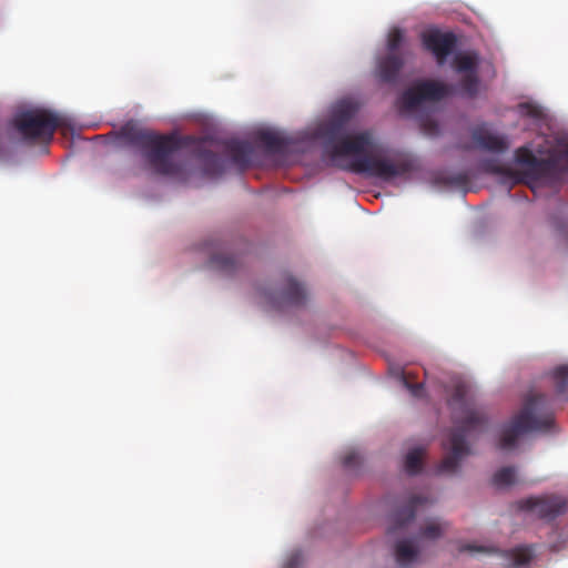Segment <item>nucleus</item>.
<instances>
[{
    "label": "nucleus",
    "instance_id": "nucleus-27",
    "mask_svg": "<svg viewBox=\"0 0 568 568\" xmlns=\"http://www.w3.org/2000/svg\"><path fill=\"white\" fill-rule=\"evenodd\" d=\"M400 381L404 387H406L409 390L412 396L416 398H422L425 395L424 384L410 382L408 373L403 372L400 374Z\"/></svg>",
    "mask_w": 568,
    "mask_h": 568
},
{
    "label": "nucleus",
    "instance_id": "nucleus-31",
    "mask_svg": "<svg viewBox=\"0 0 568 568\" xmlns=\"http://www.w3.org/2000/svg\"><path fill=\"white\" fill-rule=\"evenodd\" d=\"M303 564V555L301 551L293 552L286 560L283 568H300Z\"/></svg>",
    "mask_w": 568,
    "mask_h": 568
},
{
    "label": "nucleus",
    "instance_id": "nucleus-17",
    "mask_svg": "<svg viewBox=\"0 0 568 568\" xmlns=\"http://www.w3.org/2000/svg\"><path fill=\"white\" fill-rule=\"evenodd\" d=\"M225 151L232 161L242 169L248 166L253 155V146L247 141L231 140L225 143Z\"/></svg>",
    "mask_w": 568,
    "mask_h": 568
},
{
    "label": "nucleus",
    "instance_id": "nucleus-15",
    "mask_svg": "<svg viewBox=\"0 0 568 568\" xmlns=\"http://www.w3.org/2000/svg\"><path fill=\"white\" fill-rule=\"evenodd\" d=\"M357 112V104L349 100L339 101L333 111V121L326 126V135L335 138L344 130V125Z\"/></svg>",
    "mask_w": 568,
    "mask_h": 568
},
{
    "label": "nucleus",
    "instance_id": "nucleus-34",
    "mask_svg": "<svg viewBox=\"0 0 568 568\" xmlns=\"http://www.w3.org/2000/svg\"><path fill=\"white\" fill-rule=\"evenodd\" d=\"M463 550H467V551H486L487 549L485 547H481V546H475V545H466L463 547Z\"/></svg>",
    "mask_w": 568,
    "mask_h": 568
},
{
    "label": "nucleus",
    "instance_id": "nucleus-2",
    "mask_svg": "<svg viewBox=\"0 0 568 568\" xmlns=\"http://www.w3.org/2000/svg\"><path fill=\"white\" fill-rule=\"evenodd\" d=\"M333 152L335 155L355 156L349 162V171L386 182L406 176L415 170L412 159L388 158L384 149L374 145L373 135L367 131L343 136L334 145Z\"/></svg>",
    "mask_w": 568,
    "mask_h": 568
},
{
    "label": "nucleus",
    "instance_id": "nucleus-24",
    "mask_svg": "<svg viewBox=\"0 0 568 568\" xmlns=\"http://www.w3.org/2000/svg\"><path fill=\"white\" fill-rule=\"evenodd\" d=\"M552 378L558 395H566L568 392V365H559L552 371Z\"/></svg>",
    "mask_w": 568,
    "mask_h": 568
},
{
    "label": "nucleus",
    "instance_id": "nucleus-19",
    "mask_svg": "<svg viewBox=\"0 0 568 568\" xmlns=\"http://www.w3.org/2000/svg\"><path fill=\"white\" fill-rule=\"evenodd\" d=\"M501 557L509 567H521L530 562L532 558L531 549L526 546L516 547L510 550L501 551Z\"/></svg>",
    "mask_w": 568,
    "mask_h": 568
},
{
    "label": "nucleus",
    "instance_id": "nucleus-9",
    "mask_svg": "<svg viewBox=\"0 0 568 568\" xmlns=\"http://www.w3.org/2000/svg\"><path fill=\"white\" fill-rule=\"evenodd\" d=\"M206 246L210 254L209 266L212 270L225 276L234 275L241 270L242 258L231 251L229 243L221 240H212Z\"/></svg>",
    "mask_w": 568,
    "mask_h": 568
},
{
    "label": "nucleus",
    "instance_id": "nucleus-32",
    "mask_svg": "<svg viewBox=\"0 0 568 568\" xmlns=\"http://www.w3.org/2000/svg\"><path fill=\"white\" fill-rule=\"evenodd\" d=\"M452 184H463L466 182V176L464 174H458L456 176H453L450 178V181H449Z\"/></svg>",
    "mask_w": 568,
    "mask_h": 568
},
{
    "label": "nucleus",
    "instance_id": "nucleus-4",
    "mask_svg": "<svg viewBox=\"0 0 568 568\" xmlns=\"http://www.w3.org/2000/svg\"><path fill=\"white\" fill-rule=\"evenodd\" d=\"M546 403L547 397L542 394L528 396L519 412L504 425L498 447L504 450L511 449L525 434L551 430L554 415L546 408Z\"/></svg>",
    "mask_w": 568,
    "mask_h": 568
},
{
    "label": "nucleus",
    "instance_id": "nucleus-33",
    "mask_svg": "<svg viewBox=\"0 0 568 568\" xmlns=\"http://www.w3.org/2000/svg\"><path fill=\"white\" fill-rule=\"evenodd\" d=\"M560 236L568 245V224L558 227Z\"/></svg>",
    "mask_w": 568,
    "mask_h": 568
},
{
    "label": "nucleus",
    "instance_id": "nucleus-8",
    "mask_svg": "<svg viewBox=\"0 0 568 568\" xmlns=\"http://www.w3.org/2000/svg\"><path fill=\"white\" fill-rule=\"evenodd\" d=\"M515 160L524 166L523 173L528 181H549L558 172V163L555 159H539L526 146L516 150Z\"/></svg>",
    "mask_w": 568,
    "mask_h": 568
},
{
    "label": "nucleus",
    "instance_id": "nucleus-20",
    "mask_svg": "<svg viewBox=\"0 0 568 568\" xmlns=\"http://www.w3.org/2000/svg\"><path fill=\"white\" fill-rule=\"evenodd\" d=\"M424 448L415 447L410 449L405 457V470L409 475H416L422 470Z\"/></svg>",
    "mask_w": 568,
    "mask_h": 568
},
{
    "label": "nucleus",
    "instance_id": "nucleus-16",
    "mask_svg": "<svg viewBox=\"0 0 568 568\" xmlns=\"http://www.w3.org/2000/svg\"><path fill=\"white\" fill-rule=\"evenodd\" d=\"M429 503L427 497L414 495L405 505L397 508L392 514V520L395 528H400L415 518V513L418 506Z\"/></svg>",
    "mask_w": 568,
    "mask_h": 568
},
{
    "label": "nucleus",
    "instance_id": "nucleus-11",
    "mask_svg": "<svg viewBox=\"0 0 568 568\" xmlns=\"http://www.w3.org/2000/svg\"><path fill=\"white\" fill-rule=\"evenodd\" d=\"M520 508L541 519L552 520L568 510V501L559 496L530 497L520 501Z\"/></svg>",
    "mask_w": 568,
    "mask_h": 568
},
{
    "label": "nucleus",
    "instance_id": "nucleus-1",
    "mask_svg": "<svg viewBox=\"0 0 568 568\" xmlns=\"http://www.w3.org/2000/svg\"><path fill=\"white\" fill-rule=\"evenodd\" d=\"M115 134L123 144L139 149L154 173L172 178L184 176L186 163L179 151L193 143V138L158 134L139 128L132 121L122 125Z\"/></svg>",
    "mask_w": 568,
    "mask_h": 568
},
{
    "label": "nucleus",
    "instance_id": "nucleus-7",
    "mask_svg": "<svg viewBox=\"0 0 568 568\" xmlns=\"http://www.w3.org/2000/svg\"><path fill=\"white\" fill-rule=\"evenodd\" d=\"M404 40L403 31L399 28H393L387 38L388 53L377 60L375 70L376 78L384 83L396 82L399 71L404 67V60L396 51Z\"/></svg>",
    "mask_w": 568,
    "mask_h": 568
},
{
    "label": "nucleus",
    "instance_id": "nucleus-18",
    "mask_svg": "<svg viewBox=\"0 0 568 568\" xmlns=\"http://www.w3.org/2000/svg\"><path fill=\"white\" fill-rule=\"evenodd\" d=\"M194 155L202 162L205 174L214 176L223 173L221 159L214 152L204 149L202 144L195 148Z\"/></svg>",
    "mask_w": 568,
    "mask_h": 568
},
{
    "label": "nucleus",
    "instance_id": "nucleus-29",
    "mask_svg": "<svg viewBox=\"0 0 568 568\" xmlns=\"http://www.w3.org/2000/svg\"><path fill=\"white\" fill-rule=\"evenodd\" d=\"M342 464L347 469H355L361 464V456L357 452L351 450L344 455Z\"/></svg>",
    "mask_w": 568,
    "mask_h": 568
},
{
    "label": "nucleus",
    "instance_id": "nucleus-5",
    "mask_svg": "<svg viewBox=\"0 0 568 568\" xmlns=\"http://www.w3.org/2000/svg\"><path fill=\"white\" fill-rule=\"evenodd\" d=\"M60 125V116L47 109L26 110L13 119V126L28 142L49 143Z\"/></svg>",
    "mask_w": 568,
    "mask_h": 568
},
{
    "label": "nucleus",
    "instance_id": "nucleus-10",
    "mask_svg": "<svg viewBox=\"0 0 568 568\" xmlns=\"http://www.w3.org/2000/svg\"><path fill=\"white\" fill-rule=\"evenodd\" d=\"M270 303L276 308L288 306H303L307 300V292L303 284L297 282L293 276L285 275L282 280L280 291L267 294Z\"/></svg>",
    "mask_w": 568,
    "mask_h": 568
},
{
    "label": "nucleus",
    "instance_id": "nucleus-3",
    "mask_svg": "<svg viewBox=\"0 0 568 568\" xmlns=\"http://www.w3.org/2000/svg\"><path fill=\"white\" fill-rule=\"evenodd\" d=\"M487 423L486 413L473 407L465 408L462 419L454 418L448 439L443 444L447 454L437 467L438 474H455L458 470L462 460L471 453L467 439L483 433Z\"/></svg>",
    "mask_w": 568,
    "mask_h": 568
},
{
    "label": "nucleus",
    "instance_id": "nucleus-28",
    "mask_svg": "<svg viewBox=\"0 0 568 568\" xmlns=\"http://www.w3.org/2000/svg\"><path fill=\"white\" fill-rule=\"evenodd\" d=\"M442 526L436 521L427 523L420 530V537L426 539H436L442 535Z\"/></svg>",
    "mask_w": 568,
    "mask_h": 568
},
{
    "label": "nucleus",
    "instance_id": "nucleus-13",
    "mask_svg": "<svg viewBox=\"0 0 568 568\" xmlns=\"http://www.w3.org/2000/svg\"><path fill=\"white\" fill-rule=\"evenodd\" d=\"M422 42L424 48L435 55L437 63L443 65L456 45V37L449 32L433 30L423 33Z\"/></svg>",
    "mask_w": 568,
    "mask_h": 568
},
{
    "label": "nucleus",
    "instance_id": "nucleus-21",
    "mask_svg": "<svg viewBox=\"0 0 568 568\" xmlns=\"http://www.w3.org/2000/svg\"><path fill=\"white\" fill-rule=\"evenodd\" d=\"M480 168L483 171L488 173H495V174H503L510 179H513L515 182H520L521 179L519 178V173L504 168L501 164H499L495 160L486 159L480 162Z\"/></svg>",
    "mask_w": 568,
    "mask_h": 568
},
{
    "label": "nucleus",
    "instance_id": "nucleus-14",
    "mask_svg": "<svg viewBox=\"0 0 568 568\" xmlns=\"http://www.w3.org/2000/svg\"><path fill=\"white\" fill-rule=\"evenodd\" d=\"M256 142L267 154L273 155H285L293 145V141L290 138L268 130L257 132Z\"/></svg>",
    "mask_w": 568,
    "mask_h": 568
},
{
    "label": "nucleus",
    "instance_id": "nucleus-30",
    "mask_svg": "<svg viewBox=\"0 0 568 568\" xmlns=\"http://www.w3.org/2000/svg\"><path fill=\"white\" fill-rule=\"evenodd\" d=\"M521 113H524L527 116L539 119L542 115V111L538 105H535L532 103H521L519 105Z\"/></svg>",
    "mask_w": 568,
    "mask_h": 568
},
{
    "label": "nucleus",
    "instance_id": "nucleus-22",
    "mask_svg": "<svg viewBox=\"0 0 568 568\" xmlns=\"http://www.w3.org/2000/svg\"><path fill=\"white\" fill-rule=\"evenodd\" d=\"M516 481V469L515 467H503L497 470L493 477V484L497 488H505L511 486Z\"/></svg>",
    "mask_w": 568,
    "mask_h": 568
},
{
    "label": "nucleus",
    "instance_id": "nucleus-6",
    "mask_svg": "<svg viewBox=\"0 0 568 568\" xmlns=\"http://www.w3.org/2000/svg\"><path fill=\"white\" fill-rule=\"evenodd\" d=\"M454 93V87L438 81L425 80L418 81L399 98L400 109L413 111L424 102H437Z\"/></svg>",
    "mask_w": 568,
    "mask_h": 568
},
{
    "label": "nucleus",
    "instance_id": "nucleus-23",
    "mask_svg": "<svg viewBox=\"0 0 568 568\" xmlns=\"http://www.w3.org/2000/svg\"><path fill=\"white\" fill-rule=\"evenodd\" d=\"M416 557L417 550L408 540H402L396 544V559L399 564H408Z\"/></svg>",
    "mask_w": 568,
    "mask_h": 568
},
{
    "label": "nucleus",
    "instance_id": "nucleus-12",
    "mask_svg": "<svg viewBox=\"0 0 568 568\" xmlns=\"http://www.w3.org/2000/svg\"><path fill=\"white\" fill-rule=\"evenodd\" d=\"M471 144H463V150L480 149L494 154H501L508 150L505 136L493 133L485 123L476 125L470 131Z\"/></svg>",
    "mask_w": 568,
    "mask_h": 568
},
{
    "label": "nucleus",
    "instance_id": "nucleus-25",
    "mask_svg": "<svg viewBox=\"0 0 568 568\" xmlns=\"http://www.w3.org/2000/svg\"><path fill=\"white\" fill-rule=\"evenodd\" d=\"M462 92L467 98H475L478 93L479 79L477 72L465 74L460 81Z\"/></svg>",
    "mask_w": 568,
    "mask_h": 568
},
{
    "label": "nucleus",
    "instance_id": "nucleus-26",
    "mask_svg": "<svg viewBox=\"0 0 568 568\" xmlns=\"http://www.w3.org/2000/svg\"><path fill=\"white\" fill-rule=\"evenodd\" d=\"M476 59L469 54H458L454 59V67L457 72H464L468 74L476 72Z\"/></svg>",
    "mask_w": 568,
    "mask_h": 568
}]
</instances>
